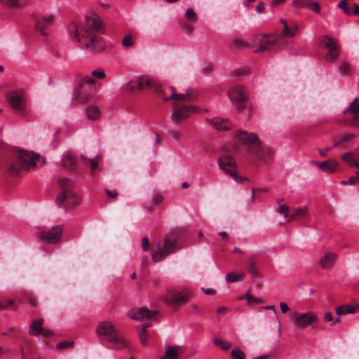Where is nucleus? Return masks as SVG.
<instances>
[{
    "label": "nucleus",
    "instance_id": "nucleus-1",
    "mask_svg": "<svg viewBox=\"0 0 359 359\" xmlns=\"http://www.w3.org/2000/svg\"><path fill=\"white\" fill-rule=\"evenodd\" d=\"M69 34L75 42H81L82 38L85 40L86 49L94 53L103 51L105 48L104 42L95 32H101L102 22L96 18H88L86 27L72 23L69 27Z\"/></svg>",
    "mask_w": 359,
    "mask_h": 359
},
{
    "label": "nucleus",
    "instance_id": "nucleus-2",
    "mask_svg": "<svg viewBox=\"0 0 359 359\" xmlns=\"http://www.w3.org/2000/svg\"><path fill=\"white\" fill-rule=\"evenodd\" d=\"M45 163V158H6L3 170L6 174L15 177L23 171H34Z\"/></svg>",
    "mask_w": 359,
    "mask_h": 359
},
{
    "label": "nucleus",
    "instance_id": "nucleus-3",
    "mask_svg": "<svg viewBox=\"0 0 359 359\" xmlns=\"http://www.w3.org/2000/svg\"><path fill=\"white\" fill-rule=\"evenodd\" d=\"M58 186L60 192L57 196L56 203L59 207L69 209L80 203L81 200L73 191L72 182L68 179H60Z\"/></svg>",
    "mask_w": 359,
    "mask_h": 359
},
{
    "label": "nucleus",
    "instance_id": "nucleus-4",
    "mask_svg": "<svg viewBox=\"0 0 359 359\" xmlns=\"http://www.w3.org/2000/svg\"><path fill=\"white\" fill-rule=\"evenodd\" d=\"M198 111V107L196 106L175 103L172 105L171 119L174 123L179 124L185 121Z\"/></svg>",
    "mask_w": 359,
    "mask_h": 359
},
{
    "label": "nucleus",
    "instance_id": "nucleus-5",
    "mask_svg": "<svg viewBox=\"0 0 359 359\" xmlns=\"http://www.w3.org/2000/svg\"><path fill=\"white\" fill-rule=\"evenodd\" d=\"M176 236L170 238L169 236L165 237L162 246H159L156 250H152L151 259L154 262H158L165 259L168 255L176 250Z\"/></svg>",
    "mask_w": 359,
    "mask_h": 359
},
{
    "label": "nucleus",
    "instance_id": "nucleus-6",
    "mask_svg": "<svg viewBox=\"0 0 359 359\" xmlns=\"http://www.w3.org/2000/svg\"><path fill=\"white\" fill-rule=\"evenodd\" d=\"M278 41V38L273 35L257 34L251 39V43L252 46L255 48L254 52L261 53L272 50Z\"/></svg>",
    "mask_w": 359,
    "mask_h": 359
},
{
    "label": "nucleus",
    "instance_id": "nucleus-7",
    "mask_svg": "<svg viewBox=\"0 0 359 359\" xmlns=\"http://www.w3.org/2000/svg\"><path fill=\"white\" fill-rule=\"evenodd\" d=\"M146 88H154L156 92H161V84L155 79L145 76H140L136 81H131L127 84V89L130 91Z\"/></svg>",
    "mask_w": 359,
    "mask_h": 359
},
{
    "label": "nucleus",
    "instance_id": "nucleus-8",
    "mask_svg": "<svg viewBox=\"0 0 359 359\" xmlns=\"http://www.w3.org/2000/svg\"><path fill=\"white\" fill-rule=\"evenodd\" d=\"M290 319L298 328H304L310 325H313L318 323L319 320L318 315L312 311L304 313L294 311L290 314Z\"/></svg>",
    "mask_w": 359,
    "mask_h": 359
},
{
    "label": "nucleus",
    "instance_id": "nucleus-9",
    "mask_svg": "<svg viewBox=\"0 0 359 359\" xmlns=\"http://www.w3.org/2000/svg\"><path fill=\"white\" fill-rule=\"evenodd\" d=\"M93 83V79L90 78L83 81L75 90L73 96L74 99L79 102H87L90 99L94 91Z\"/></svg>",
    "mask_w": 359,
    "mask_h": 359
},
{
    "label": "nucleus",
    "instance_id": "nucleus-10",
    "mask_svg": "<svg viewBox=\"0 0 359 359\" xmlns=\"http://www.w3.org/2000/svg\"><path fill=\"white\" fill-rule=\"evenodd\" d=\"M219 168L222 169L227 175L233 178L238 183H243L247 181L246 177H241L237 174V165L235 158H218Z\"/></svg>",
    "mask_w": 359,
    "mask_h": 359
},
{
    "label": "nucleus",
    "instance_id": "nucleus-11",
    "mask_svg": "<svg viewBox=\"0 0 359 359\" xmlns=\"http://www.w3.org/2000/svg\"><path fill=\"white\" fill-rule=\"evenodd\" d=\"M63 232V226L56 225L53 226L50 230L41 231L37 233V237L42 241L50 244H56L59 243L62 238Z\"/></svg>",
    "mask_w": 359,
    "mask_h": 359
},
{
    "label": "nucleus",
    "instance_id": "nucleus-12",
    "mask_svg": "<svg viewBox=\"0 0 359 359\" xmlns=\"http://www.w3.org/2000/svg\"><path fill=\"white\" fill-rule=\"evenodd\" d=\"M229 97L240 111L245 107L246 95L243 86L240 85L231 88L228 93Z\"/></svg>",
    "mask_w": 359,
    "mask_h": 359
},
{
    "label": "nucleus",
    "instance_id": "nucleus-13",
    "mask_svg": "<svg viewBox=\"0 0 359 359\" xmlns=\"http://www.w3.org/2000/svg\"><path fill=\"white\" fill-rule=\"evenodd\" d=\"M236 144L245 146L259 147V138L255 133H248L245 130H239L233 137Z\"/></svg>",
    "mask_w": 359,
    "mask_h": 359
},
{
    "label": "nucleus",
    "instance_id": "nucleus-14",
    "mask_svg": "<svg viewBox=\"0 0 359 359\" xmlns=\"http://www.w3.org/2000/svg\"><path fill=\"white\" fill-rule=\"evenodd\" d=\"M117 329L109 321H103L100 323L96 327V334L100 338V343L105 345L109 338H110Z\"/></svg>",
    "mask_w": 359,
    "mask_h": 359
},
{
    "label": "nucleus",
    "instance_id": "nucleus-15",
    "mask_svg": "<svg viewBox=\"0 0 359 359\" xmlns=\"http://www.w3.org/2000/svg\"><path fill=\"white\" fill-rule=\"evenodd\" d=\"M9 104L17 111L22 112L25 109L24 93L22 90L9 92L6 95Z\"/></svg>",
    "mask_w": 359,
    "mask_h": 359
},
{
    "label": "nucleus",
    "instance_id": "nucleus-16",
    "mask_svg": "<svg viewBox=\"0 0 359 359\" xmlns=\"http://www.w3.org/2000/svg\"><path fill=\"white\" fill-rule=\"evenodd\" d=\"M198 21V15L193 8H188L185 13L183 19L180 20V25L182 29L187 34H191L194 32L193 24Z\"/></svg>",
    "mask_w": 359,
    "mask_h": 359
},
{
    "label": "nucleus",
    "instance_id": "nucleus-17",
    "mask_svg": "<svg viewBox=\"0 0 359 359\" xmlns=\"http://www.w3.org/2000/svg\"><path fill=\"white\" fill-rule=\"evenodd\" d=\"M170 90H171V94L170 96H166L163 93L161 94L162 99L164 101L177 100L184 102H192L197 97V93H195L193 90H187L185 93L180 94L177 93L176 89L173 86H170Z\"/></svg>",
    "mask_w": 359,
    "mask_h": 359
},
{
    "label": "nucleus",
    "instance_id": "nucleus-18",
    "mask_svg": "<svg viewBox=\"0 0 359 359\" xmlns=\"http://www.w3.org/2000/svg\"><path fill=\"white\" fill-rule=\"evenodd\" d=\"M128 343L127 340L120 334L118 330L114 334L109 338L108 341L104 345L107 348L120 351L128 347Z\"/></svg>",
    "mask_w": 359,
    "mask_h": 359
},
{
    "label": "nucleus",
    "instance_id": "nucleus-19",
    "mask_svg": "<svg viewBox=\"0 0 359 359\" xmlns=\"http://www.w3.org/2000/svg\"><path fill=\"white\" fill-rule=\"evenodd\" d=\"M344 114H350L351 119L349 121V123L353 126H358L359 123V98H355L351 103H350L348 108L344 111Z\"/></svg>",
    "mask_w": 359,
    "mask_h": 359
},
{
    "label": "nucleus",
    "instance_id": "nucleus-20",
    "mask_svg": "<svg viewBox=\"0 0 359 359\" xmlns=\"http://www.w3.org/2000/svg\"><path fill=\"white\" fill-rule=\"evenodd\" d=\"M156 312L150 311L144 307L133 309L128 311V316L134 320H140L145 318H152L155 316Z\"/></svg>",
    "mask_w": 359,
    "mask_h": 359
},
{
    "label": "nucleus",
    "instance_id": "nucleus-21",
    "mask_svg": "<svg viewBox=\"0 0 359 359\" xmlns=\"http://www.w3.org/2000/svg\"><path fill=\"white\" fill-rule=\"evenodd\" d=\"M280 23L283 25V27L277 37L278 40L283 38H292L296 35L299 29V25L297 24H288L287 21L283 19L280 20Z\"/></svg>",
    "mask_w": 359,
    "mask_h": 359
},
{
    "label": "nucleus",
    "instance_id": "nucleus-22",
    "mask_svg": "<svg viewBox=\"0 0 359 359\" xmlns=\"http://www.w3.org/2000/svg\"><path fill=\"white\" fill-rule=\"evenodd\" d=\"M53 22V17L51 15L39 16L35 20V28L43 35H46V30L48 29Z\"/></svg>",
    "mask_w": 359,
    "mask_h": 359
},
{
    "label": "nucleus",
    "instance_id": "nucleus-23",
    "mask_svg": "<svg viewBox=\"0 0 359 359\" xmlns=\"http://www.w3.org/2000/svg\"><path fill=\"white\" fill-rule=\"evenodd\" d=\"M311 164L316 165V166L321 170L328 173L335 172L339 166L338 162L334 158H329L328 160L320 163L316 161H311Z\"/></svg>",
    "mask_w": 359,
    "mask_h": 359
},
{
    "label": "nucleus",
    "instance_id": "nucleus-24",
    "mask_svg": "<svg viewBox=\"0 0 359 359\" xmlns=\"http://www.w3.org/2000/svg\"><path fill=\"white\" fill-rule=\"evenodd\" d=\"M189 298V293L187 291L176 292L170 294L169 302L174 304L185 303Z\"/></svg>",
    "mask_w": 359,
    "mask_h": 359
},
{
    "label": "nucleus",
    "instance_id": "nucleus-25",
    "mask_svg": "<svg viewBox=\"0 0 359 359\" xmlns=\"http://www.w3.org/2000/svg\"><path fill=\"white\" fill-rule=\"evenodd\" d=\"M345 161L351 166L354 167L358 170L356 172L357 176H352L346 180L348 184L352 185L359 182V158H344Z\"/></svg>",
    "mask_w": 359,
    "mask_h": 359
},
{
    "label": "nucleus",
    "instance_id": "nucleus-26",
    "mask_svg": "<svg viewBox=\"0 0 359 359\" xmlns=\"http://www.w3.org/2000/svg\"><path fill=\"white\" fill-rule=\"evenodd\" d=\"M355 137L354 133H346L336 136L334 139L335 147H345L350 141Z\"/></svg>",
    "mask_w": 359,
    "mask_h": 359
},
{
    "label": "nucleus",
    "instance_id": "nucleus-27",
    "mask_svg": "<svg viewBox=\"0 0 359 359\" xmlns=\"http://www.w3.org/2000/svg\"><path fill=\"white\" fill-rule=\"evenodd\" d=\"M43 320L42 318L36 319L32 322L29 327V334L38 336L43 332L42 325Z\"/></svg>",
    "mask_w": 359,
    "mask_h": 359
},
{
    "label": "nucleus",
    "instance_id": "nucleus-28",
    "mask_svg": "<svg viewBox=\"0 0 359 359\" xmlns=\"http://www.w3.org/2000/svg\"><path fill=\"white\" fill-rule=\"evenodd\" d=\"M86 114L89 120L96 121L100 118L101 111L97 106L92 104L86 108Z\"/></svg>",
    "mask_w": 359,
    "mask_h": 359
},
{
    "label": "nucleus",
    "instance_id": "nucleus-29",
    "mask_svg": "<svg viewBox=\"0 0 359 359\" xmlns=\"http://www.w3.org/2000/svg\"><path fill=\"white\" fill-rule=\"evenodd\" d=\"M210 123L213 126L218 130H226L231 128L230 124L226 120L220 118H213L209 121Z\"/></svg>",
    "mask_w": 359,
    "mask_h": 359
},
{
    "label": "nucleus",
    "instance_id": "nucleus-30",
    "mask_svg": "<svg viewBox=\"0 0 359 359\" xmlns=\"http://www.w3.org/2000/svg\"><path fill=\"white\" fill-rule=\"evenodd\" d=\"M358 309V306H351V305H343L336 308L337 314L340 316L349 313H354Z\"/></svg>",
    "mask_w": 359,
    "mask_h": 359
},
{
    "label": "nucleus",
    "instance_id": "nucleus-31",
    "mask_svg": "<svg viewBox=\"0 0 359 359\" xmlns=\"http://www.w3.org/2000/svg\"><path fill=\"white\" fill-rule=\"evenodd\" d=\"M336 255L331 252H327L320 259V264L324 268H329L333 266L335 262Z\"/></svg>",
    "mask_w": 359,
    "mask_h": 359
},
{
    "label": "nucleus",
    "instance_id": "nucleus-32",
    "mask_svg": "<svg viewBox=\"0 0 359 359\" xmlns=\"http://www.w3.org/2000/svg\"><path fill=\"white\" fill-rule=\"evenodd\" d=\"M307 215V208L306 207H301L294 209L289 215L287 221L291 219L303 218Z\"/></svg>",
    "mask_w": 359,
    "mask_h": 359
},
{
    "label": "nucleus",
    "instance_id": "nucleus-33",
    "mask_svg": "<svg viewBox=\"0 0 359 359\" xmlns=\"http://www.w3.org/2000/svg\"><path fill=\"white\" fill-rule=\"evenodd\" d=\"M339 55V49L337 45L328 50L325 58L328 62L335 61Z\"/></svg>",
    "mask_w": 359,
    "mask_h": 359
},
{
    "label": "nucleus",
    "instance_id": "nucleus-34",
    "mask_svg": "<svg viewBox=\"0 0 359 359\" xmlns=\"http://www.w3.org/2000/svg\"><path fill=\"white\" fill-rule=\"evenodd\" d=\"M246 271L248 273H249L252 278H257L259 277V272L255 266V262L253 259H250L248 260L247 266H246Z\"/></svg>",
    "mask_w": 359,
    "mask_h": 359
},
{
    "label": "nucleus",
    "instance_id": "nucleus-35",
    "mask_svg": "<svg viewBox=\"0 0 359 359\" xmlns=\"http://www.w3.org/2000/svg\"><path fill=\"white\" fill-rule=\"evenodd\" d=\"M178 358V348L173 346L167 348L165 355L162 359H177Z\"/></svg>",
    "mask_w": 359,
    "mask_h": 359
},
{
    "label": "nucleus",
    "instance_id": "nucleus-36",
    "mask_svg": "<svg viewBox=\"0 0 359 359\" xmlns=\"http://www.w3.org/2000/svg\"><path fill=\"white\" fill-rule=\"evenodd\" d=\"M17 157H39V154H36L34 152L21 149H15V153H14Z\"/></svg>",
    "mask_w": 359,
    "mask_h": 359
},
{
    "label": "nucleus",
    "instance_id": "nucleus-37",
    "mask_svg": "<svg viewBox=\"0 0 359 359\" xmlns=\"http://www.w3.org/2000/svg\"><path fill=\"white\" fill-rule=\"evenodd\" d=\"M320 41L321 45L328 50L337 45L333 39L327 35L323 36Z\"/></svg>",
    "mask_w": 359,
    "mask_h": 359
},
{
    "label": "nucleus",
    "instance_id": "nucleus-38",
    "mask_svg": "<svg viewBox=\"0 0 359 359\" xmlns=\"http://www.w3.org/2000/svg\"><path fill=\"white\" fill-rule=\"evenodd\" d=\"M62 165L69 170H74L76 168V158H62Z\"/></svg>",
    "mask_w": 359,
    "mask_h": 359
},
{
    "label": "nucleus",
    "instance_id": "nucleus-39",
    "mask_svg": "<svg viewBox=\"0 0 359 359\" xmlns=\"http://www.w3.org/2000/svg\"><path fill=\"white\" fill-rule=\"evenodd\" d=\"M213 344L217 346H219L224 351H227L231 347V342L225 341L217 338L213 339Z\"/></svg>",
    "mask_w": 359,
    "mask_h": 359
},
{
    "label": "nucleus",
    "instance_id": "nucleus-40",
    "mask_svg": "<svg viewBox=\"0 0 359 359\" xmlns=\"http://www.w3.org/2000/svg\"><path fill=\"white\" fill-rule=\"evenodd\" d=\"M1 4L8 8L20 7V0H0Z\"/></svg>",
    "mask_w": 359,
    "mask_h": 359
},
{
    "label": "nucleus",
    "instance_id": "nucleus-41",
    "mask_svg": "<svg viewBox=\"0 0 359 359\" xmlns=\"http://www.w3.org/2000/svg\"><path fill=\"white\" fill-rule=\"evenodd\" d=\"M244 275L243 273L235 274L233 273H229L226 276V280L229 283H233L243 280Z\"/></svg>",
    "mask_w": 359,
    "mask_h": 359
},
{
    "label": "nucleus",
    "instance_id": "nucleus-42",
    "mask_svg": "<svg viewBox=\"0 0 359 359\" xmlns=\"http://www.w3.org/2000/svg\"><path fill=\"white\" fill-rule=\"evenodd\" d=\"M121 45L124 48H130L134 45L133 40V36L131 34H127L124 36L121 41Z\"/></svg>",
    "mask_w": 359,
    "mask_h": 359
},
{
    "label": "nucleus",
    "instance_id": "nucleus-43",
    "mask_svg": "<svg viewBox=\"0 0 359 359\" xmlns=\"http://www.w3.org/2000/svg\"><path fill=\"white\" fill-rule=\"evenodd\" d=\"M231 355L232 358H233L234 359H245V353L239 349L232 350Z\"/></svg>",
    "mask_w": 359,
    "mask_h": 359
},
{
    "label": "nucleus",
    "instance_id": "nucleus-44",
    "mask_svg": "<svg viewBox=\"0 0 359 359\" xmlns=\"http://www.w3.org/2000/svg\"><path fill=\"white\" fill-rule=\"evenodd\" d=\"M311 4L312 1H311L310 0H295L293 2V4L296 6L306 8H310Z\"/></svg>",
    "mask_w": 359,
    "mask_h": 359
},
{
    "label": "nucleus",
    "instance_id": "nucleus-45",
    "mask_svg": "<svg viewBox=\"0 0 359 359\" xmlns=\"http://www.w3.org/2000/svg\"><path fill=\"white\" fill-rule=\"evenodd\" d=\"M233 46L237 47V48H243V47H250V48H253L252 46V43H251V41H250V43H247L243 40H241V39H237V40H235L234 42H233Z\"/></svg>",
    "mask_w": 359,
    "mask_h": 359
},
{
    "label": "nucleus",
    "instance_id": "nucleus-46",
    "mask_svg": "<svg viewBox=\"0 0 359 359\" xmlns=\"http://www.w3.org/2000/svg\"><path fill=\"white\" fill-rule=\"evenodd\" d=\"M346 14L348 15H359V4H353V7H351L350 10L346 11Z\"/></svg>",
    "mask_w": 359,
    "mask_h": 359
},
{
    "label": "nucleus",
    "instance_id": "nucleus-47",
    "mask_svg": "<svg viewBox=\"0 0 359 359\" xmlns=\"http://www.w3.org/2000/svg\"><path fill=\"white\" fill-rule=\"evenodd\" d=\"M74 344V341H65L58 343L57 344V348L58 349H65V348H71V347H73Z\"/></svg>",
    "mask_w": 359,
    "mask_h": 359
},
{
    "label": "nucleus",
    "instance_id": "nucleus-48",
    "mask_svg": "<svg viewBox=\"0 0 359 359\" xmlns=\"http://www.w3.org/2000/svg\"><path fill=\"white\" fill-rule=\"evenodd\" d=\"M278 212L284 215V218H289V208L287 205L283 204L280 205L278 208Z\"/></svg>",
    "mask_w": 359,
    "mask_h": 359
},
{
    "label": "nucleus",
    "instance_id": "nucleus-49",
    "mask_svg": "<svg viewBox=\"0 0 359 359\" xmlns=\"http://www.w3.org/2000/svg\"><path fill=\"white\" fill-rule=\"evenodd\" d=\"M339 69L342 74H348L350 72V66L346 62H341L339 67Z\"/></svg>",
    "mask_w": 359,
    "mask_h": 359
},
{
    "label": "nucleus",
    "instance_id": "nucleus-50",
    "mask_svg": "<svg viewBox=\"0 0 359 359\" xmlns=\"http://www.w3.org/2000/svg\"><path fill=\"white\" fill-rule=\"evenodd\" d=\"M92 75L100 79H102L105 77V73L104 70L101 68H98L93 71Z\"/></svg>",
    "mask_w": 359,
    "mask_h": 359
},
{
    "label": "nucleus",
    "instance_id": "nucleus-51",
    "mask_svg": "<svg viewBox=\"0 0 359 359\" xmlns=\"http://www.w3.org/2000/svg\"><path fill=\"white\" fill-rule=\"evenodd\" d=\"M163 196L159 193H156L153 196L152 203L154 205H157V204L161 203L163 201Z\"/></svg>",
    "mask_w": 359,
    "mask_h": 359
},
{
    "label": "nucleus",
    "instance_id": "nucleus-52",
    "mask_svg": "<svg viewBox=\"0 0 359 359\" xmlns=\"http://www.w3.org/2000/svg\"><path fill=\"white\" fill-rule=\"evenodd\" d=\"M147 331L144 332V330H141V331L140 332V334H139V337H140V341L142 345H146L147 343Z\"/></svg>",
    "mask_w": 359,
    "mask_h": 359
},
{
    "label": "nucleus",
    "instance_id": "nucleus-53",
    "mask_svg": "<svg viewBox=\"0 0 359 359\" xmlns=\"http://www.w3.org/2000/svg\"><path fill=\"white\" fill-rule=\"evenodd\" d=\"M338 6L343 9L344 12L346 13V10H350L351 7L350 6H348V1L347 0H341L338 3Z\"/></svg>",
    "mask_w": 359,
    "mask_h": 359
},
{
    "label": "nucleus",
    "instance_id": "nucleus-54",
    "mask_svg": "<svg viewBox=\"0 0 359 359\" xmlns=\"http://www.w3.org/2000/svg\"><path fill=\"white\" fill-rule=\"evenodd\" d=\"M97 160L98 158L90 159L89 165L92 171H94L98 167L99 163Z\"/></svg>",
    "mask_w": 359,
    "mask_h": 359
},
{
    "label": "nucleus",
    "instance_id": "nucleus-55",
    "mask_svg": "<svg viewBox=\"0 0 359 359\" xmlns=\"http://www.w3.org/2000/svg\"><path fill=\"white\" fill-rule=\"evenodd\" d=\"M149 242L147 238L144 237L142 239V248L144 251H147L149 249Z\"/></svg>",
    "mask_w": 359,
    "mask_h": 359
},
{
    "label": "nucleus",
    "instance_id": "nucleus-56",
    "mask_svg": "<svg viewBox=\"0 0 359 359\" xmlns=\"http://www.w3.org/2000/svg\"><path fill=\"white\" fill-rule=\"evenodd\" d=\"M160 91H161V92H156V93H158V95L160 96V97H161V98H162V95H161L162 93H163L166 96H170L171 94V90H170V88H168L167 89H163L162 87L161 86Z\"/></svg>",
    "mask_w": 359,
    "mask_h": 359
},
{
    "label": "nucleus",
    "instance_id": "nucleus-57",
    "mask_svg": "<svg viewBox=\"0 0 359 359\" xmlns=\"http://www.w3.org/2000/svg\"><path fill=\"white\" fill-rule=\"evenodd\" d=\"M309 8L313 10L316 13L318 14L320 13V7L319 4L316 2H312Z\"/></svg>",
    "mask_w": 359,
    "mask_h": 359
},
{
    "label": "nucleus",
    "instance_id": "nucleus-58",
    "mask_svg": "<svg viewBox=\"0 0 359 359\" xmlns=\"http://www.w3.org/2000/svg\"><path fill=\"white\" fill-rule=\"evenodd\" d=\"M13 303H14V302L11 299L7 300L4 302H1L0 303V310L3 309L5 307L10 306L13 305Z\"/></svg>",
    "mask_w": 359,
    "mask_h": 359
},
{
    "label": "nucleus",
    "instance_id": "nucleus-59",
    "mask_svg": "<svg viewBox=\"0 0 359 359\" xmlns=\"http://www.w3.org/2000/svg\"><path fill=\"white\" fill-rule=\"evenodd\" d=\"M105 193L109 197H111V198H116L118 195V193L116 190H109V189H106Z\"/></svg>",
    "mask_w": 359,
    "mask_h": 359
},
{
    "label": "nucleus",
    "instance_id": "nucleus-60",
    "mask_svg": "<svg viewBox=\"0 0 359 359\" xmlns=\"http://www.w3.org/2000/svg\"><path fill=\"white\" fill-rule=\"evenodd\" d=\"M264 302V299L259 297H253L251 298L250 300V306H252L253 304H262Z\"/></svg>",
    "mask_w": 359,
    "mask_h": 359
},
{
    "label": "nucleus",
    "instance_id": "nucleus-61",
    "mask_svg": "<svg viewBox=\"0 0 359 359\" xmlns=\"http://www.w3.org/2000/svg\"><path fill=\"white\" fill-rule=\"evenodd\" d=\"M252 297V295L250 294V292L248 291L244 296L239 297V299H246L248 300V304L250 306V300Z\"/></svg>",
    "mask_w": 359,
    "mask_h": 359
},
{
    "label": "nucleus",
    "instance_id": "nucleus-62",
    "mask_svg": "<svg viewBox=\"0 0 359 359\" xmlns=\"http://www.w3.org/2000/svg\"><path fill=\"white\" fill-rule=\"evenodd\" d=\"M255 10L259 13H263L264 10V4L262 2H259L256 6Z\"/></svg>",
    "mask_w": 359,
    "mask_h": 359
},
{
    "label": "nucleus",
    "instance_id": "nucleus-63",
    "mask_svg": "<svg viewBox=\"0 0 359 359\" xmlns=\"http://www.w3.org/2000/svg\"><path fill=\"white\" fill-rule=\"evenodd\" d=\"M280 308L283 313H286L289 310L288 306L284 302H280Z\"/></svg>",
    "mask_w": 359,
    "mask_h": 359
},
{
    "label": "nucleus",
    "instance_id": "nucleus-64",
    "mask_svg": "<svg viewBox=\"0 0 359 359\" xmlns=\"http://www.w3.org/2000/svg\"><path fill=\"white\" fill-rule=\"evenodd\" d=\"M330 147H325L323 149H319V154L322 156H324L327 154V152L330 150Z\"/></svg>",
    "mask_w": 359,
    "mask_h": 359
}]
</instances>
